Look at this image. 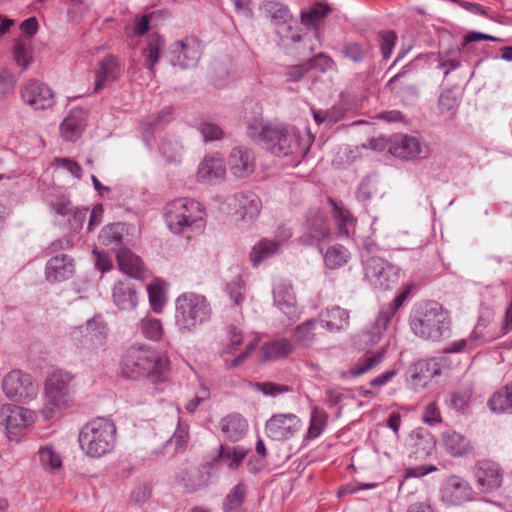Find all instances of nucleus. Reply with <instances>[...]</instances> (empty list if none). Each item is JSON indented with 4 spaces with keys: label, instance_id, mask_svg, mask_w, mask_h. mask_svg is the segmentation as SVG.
<instances>
[{
    "label": "nucleus",
    "instance_id": "nucleus-1",
    "mask_svg": "<svg viewBox=\"0 0 512 512\" xmlns=\"http://www.w3.org/2000/svg\"><path fill=\"white\" fill-rule=\"evenodd\" d=\"M168 360L146 345L130 346L122 358V372L127 378L146 377L153 384L163 383Z\"/></svg>",
    "mask_w": 512,
    "mask_h": 512
},
{
    "label": "nucleus",
    "instance_id": "nucleus-2",
    "mask_svg": "<svg viewBox=\"0 0 512 512\" xmlns=\"http://www.w3.org/2000/svg\"><path fill=\"white\" fill-rule=\"evenodd\" d=\"M448 312L435 301H424L413 306L409 325L412 332L424 340L439 341L450 330Z\"/></svg>",
    "mask_w": 512,
    "mask_h": 512
},
{
    "label": "nucleus",
    "instance_id": "nucleus-3",
    "mask_svg": "<svg viewBox=\"0 0 512 512\" xmlns=\"http://www.w3.org/2000/svg\"><path fill=\"white\" fill-rule=\"evenodd\" d=\"M164 220L174 234L198 233L206 225V211L200 202L191 198H176L164 207Z\"/></svg>",
    "mask_w": 512,
    "mask_h": 512
},
{
    "label": "nucleus",
    "instance_id": "nucleus-4",
    "mask_svg": "<svg viewBox=\"0 0 512 512\" xmlns=\"http://www.w3.org/2000/svg\"><path fill=\"white\" fill-rule=\"evenodd\" d=\"M117 428L115 423L104 417H97L82 426L78 434L81 451L89 458L98 459L114 451Z\"/></svg>",
    "mask_w": 512,
    "mask_h": 512
},
{
    "label": "nucleus",
    "instance_id": "nucleus-5",
    "mask_svg": "<svg viewBox=\"0 0 512 512\" xmlns=\"http://www.w3.org/2000/svg\"><path fill=\"white\" fill-rule=\"evenodd\" d=\"M212 317V307L207 298L195 292H184L175 299V326L182 334L196 332Z\"/></svg>",
    "mask_w": 512,
    "mask_h": 512
},
{
    "label": "nucleus",
    "instance_id": "nucleus-6",
    "mask_svg": "<svg viewBox=\"0 0 512 512\" xmlns=\"http://www.w3.org/2000/svg\"><path fill=\"white\" fill-rule=\"evenodd\" d=\"M74 377L64 370L53 371L45 381L46 403L43 414L50 419L57 410L65 409L73 402Z\"/></svg>",
    "mask_w": 512,
    "mask_h": 512
},
{
    "label": "nucleus",
    "instance_id": "nucleus-7",
    "mask_svg": "<svg viewBox=\"0 0 512 512\" xmlns=\"http://www.w3.org/2000/svg\"><path fill=\"white\" fill-rule=\"evenodd\" d=\"M453 366L454 363L448 355L420 359L406 370V381L415 390L424 389L434 377L440 376L443 372L452 369Z\"/></svg>",
    "mask_w": 512,
    "mask_h": 512
},
{
    "label": "nucleus",
    "instance_id": "nucleus-8",
    "mask_svg": "<svg viewBox=\"0 0 512 512\" xmlns=\"http://www.w3.org/2000/svg\"><path fill=\"white\" fill-rule=\"evenodd\" d=\"M364 279L375 289H391L399 280V268L379 256H366L362 259Z\"/></svg>",
    "mask_w": 512,
    "mask_h": 512
},
{
    "label": "nucleus",
    "instance_id": "nucleus-9",
    "mask_svg": "<svg viewBox=\"0 0 512 512\" xmlns=\"http://www.w3.org/2000/svg\"><path fill=\"white\" fill-rule=\"evenodd\" d=\"M2 390L14 402L29 403L38 395V385L29 373L14 369L4 376Z\"/></svg>",
    "mask_w": 512,
    "mask_h": 512
},
{
    "label": "nucleus",
    "instance_id": "nucleus-10",
    "mask_svg": "<svg viewBox=\"0 0 512 512\" xmlns=\"http://www.w3.org/2000/svg\"><path fill=\"white\" fill-rule=\"evenodd\" d=\"M330 236L328 218L319 211H309L303 224V233L299 236L298 242L302 245L313 246L318 245L321 241L329 240Z\"/></svg>",
    "mask_w": 512,
    "mask_h": 512
},
{
    "label": "nucleus",
    "instance_id": "nucleus-11",
    "mask_svg": "<svg viewBox=\"0 0 512 512\" xmlns=\"http://www.w3.org/2000/svg\"><path fill=\"white\" fill-rule=\"evenodd\" d=\"M169 58L173 66L194 68L201 58L200 43L193 37L175 41L170 45Z\"/></svg>",
    "mask_w": 512,
    "mask_h": 512
},
{
    "label": "nucleus",
    "instance_id": "nucleus-12",
    "mask_svg": "<svg viewBox=\"0 0 512 512\" xmlns=\"http://www.w3.org/2000/svg\"><path fill=\"white\" fill-rule=\"evenodd\" d=\"M20 97L34 110H45L55 103L52 89L47 84L35 79L28 80L21 86Z\"/></svg>",
    "mask_w": 512,
    "mask_h": 512
},
{
    "label": "nucleus",
    "instance_id": "nucleus-13",
    "mask_svg": "<svg viewBox=\"0 0 512 512\" xmlns=\"http://www.w3.org/2000/svg\"><path fill=\"white\" fill-rule=\"evenodd\" d=\"M300 418L293 413L275 414L265 424L266 435L275 441L293 438L301 429Z\"/></svg>",
    "mask_w": 512,
    "mask_h": 512
},
{
    "label": "nucleus",
    "instance_id": "nucleus-14",
    "mask_svg": "<svg viewBox=\"0 0 512 512\" xmlns=\"http://www.w3.org/2000/svg\"><path fill=\"white\" fill-rule=\"evenodd\" d=\"M72 337L86 348L102 346L107 338L105 323L101 317H93L85 326L76 328L72 332Z\"/></svg>",
    "mask_w": 512,
    "mask_h": 512
},
{
    "label": "nucleus",
    "instance_id": "nucleus-15",
    "mask_svg": "<svg viewBox=\"0 0 512 512\" xmlns=\"http://www.w3.org/2000/svg\"><path fill=\"white\" fill-rule=\"evenodd\" d=\"M35 419L34 411L15 404H4L0 409V422L6 427L9 434L16 429L29 426L34 423Z\"/></svg>",
    "mask_w": 512,
    "mask_h": 512
},
{
    "label": "nucleus",
    "instance_id": "nucleus-16",
    "mask_svg": "<svg viewBox=\"0 0 512 512\" xmlns=\"http://www.w3.org/2000/svg\"><path fill=\"white\" fill-rule=\"evenodd\" d=\"M75 261L67 254L60 253L48 259L45 266V279L50 284L60 283L73 277Z\"/></svg>",
    "mask_w": 512,
    "mask_h": 512
},
{
    "label": "nucleus",
    "instance_id": "nucleus-17",
    "mask_svg": "<svg viewBox=\"0 0 512 512\" xmlns=\"http://www.w3.org/2000/svg\"><path fill=\"white\" fill-rule=\"evenodd\" d=\"M473 498L474 492L466 480L456 475H452L446 480L442 490V500L447 505H462Z\"/></svg>",
    "mask_w": 512,
    "mask_h": 512
},
{
    "label": "nucleus",
    "instance_id": "nucleus-18",
    "mask_svg": "<svg viewBox=\"0 0 512 512\" xmlns=\"http://www.w3.org/2000/svg\"><path fill=\"white\" fill-rule=\"evenodd\" d=\"M228 164L234 176H248L253 173L255 168L254 153L248 148L235 147L230 152Z\"/></svg>",
    "mask_w": 512,
    "mask_h": 512
},
{
    "label": "nucleus",
    "instance_id": "nucleus-19",
    "mask_svg": "<svg viewBox=\"0 0 512 512\" xmlns=\"http://www.w3.org/2000/svg\"><path fill=\"white\" fill-rule=\"evenodd\" d=\"M409 446L416 458L424 459L435 450L436 440L429 430L419 427L410 433Z\"/></svg>",
    "mask_w": 512,
    "mask_h": 512
},
{
    "label": "nucleus",
    "instance_id": "nucleus-20",
    "mask_svg": "<svg viewBox=\"0 0 512 512\" xmlns=\"http://www.w3.org/2000/svg\"><path fill=\"white\" fill-rule=\"evenodd\" d=\"M349 319V312L337 305L326 308L317 318L321 327L329 332L345 329L349 325Z\"/></svg>",
    "mask_w": 512,
    "mask_h": 512
},
{
    "label": "nucleus",
    "instance_id": "nucleus-21",
    "mask_svg": "<svg viewBox=\"0 0 512 512\" xmlns=\"http://www.w3.org/2000/svg\"><path fill=\"white\" fill-rule=\"evenodd\" d=\"M226 173L224 160L219 155L206 156L200 163L197 171L198 179L204 182L217 183Z\"/></svg>",
    "mask_w": 512,
    "mask_h": 512
},
{
    "label": "nucleus",
    "instance_id": "nucleus-22",
    "mask_svg": "<svg viewBox=\"0 0 512 512\" xmlns=\"http://www.w3.org/2000/svg\"><path fill=\"white\" fill-rule=\"evenodd\" d=\"M121 74V67L116 57L106 56L100 63L96 72V83L94 92H99L108 84L116 81Z\"/></svg>",
    "mask_w": 512,
    "mask_h": 512
},
{
    "label": "nucleus",
    "instance_id": "nucleus-23",
    "mask_svg": "<svg viewBox=\"0 0 512 512\" xmlns=\"http://www.w3.org/2000/svg\"><path fill=\"white\" fill-rule=\"evenodd\" d=\"M328 202L332 205V215L337 225L338 234L340 237L349 238L356 226V218L351 212L341 203L333 198H329Z\"/></svg>",
    "mask_w": 512,
    "mask_h": 512
},
{
    "label": "nucleus",
    "instance_id": "nucleus-24",
    "mask_svg": "<svg viewBox=\"0 0 512 512\" xmlns=\"http://www.w3.org/2000/svg\"><path fill=\"white\" fill-rule=\"evenodd\" d=\"M323 330L317 318L309 319L294 329L293 338L299 344L310 347L324 335Z\"/></svg>",
    "mask_w": 512,
    "mask_h": 512
},
{
    "label": "nucleus",
    "instance_id": "nucleus-25",
    "mask_svg": "<svg viewBox=\"0 0 512 512\" xmlns=\"http://www.w3.org/2000/svg\"><path fill=\"white\" fill-rule=\"evenodd\" d=\"M220 429L224 436L233 442L241 440L248 430L247 420L238 413H231L220 421Z\"/></svg>",
    "mask_w": 512,
    "mask_h": 512
},
{
    "label": "nucleus",
    "instance_id": "nucleus-26",
    "mask_svg": "<svg viewBox=\"0 0 512 512\" xmlns=\"http://www.w3.org/2000/svg\"><path fill=\"white\" fill-rule=\"evenodd\" d=\"M305 149L300 147V133L294 127H288L281 137L280 142L272 144V154L276 156H288L292 154H303Z\"/></svg>",
    "mask_w": 512,
    "mask_h": 512
},
{
    "label": "nucleus",
    "instance_id": "nucleus-27",
    "mask_svg": "<svg viewBox=\"0 0 512 512\" xmlns=\"http://www.w3.org/2000/svg\"><path fill=\"white\" fill-rule=\"evenodd\" d=\"M389 152L397 158L409 160L420 154L421 146L415 137L402 135L394 139L390 145Z\"/></svg>",
    "mask_w": 512,
    "mask_h": 512
},
{
    "label": "nucleus",
    "instance_id": "nucleus-28",
    "mask_svg": "<svg viewBox=\"0 0 512 512\" xmlns=\"http://www.w3.org/2000/svg\"><path fill=\"white\" fill-rule=\"evenodd\" d=\"M274 304L288 317L295 314V296L293 287L288 282H281L273 289Z\"/></svg>",
    "mask_w": 512,
    "mask_h": 512
},
{
    "label": "nucleus",
    "instance_id": "nucleus-29",
    "mask_svg": "<svg viewBox=\"0 0 512 512\" xmlns=\"http://www.w3.org/2000/svg\"><path fill=\"white\" fill-rule=\"evenodd\" d=\"M113 300L121 310H131L137 304L136 290L129 280L118 281L113 288Z\"/></svg>",
    "mask_w": 512,
    "mask_h": 512
},
{
    "label": "nucleus",
    "instance_id": "nucleus-30",
    "mask_svg": "<svg viewBox=\"0 0 512 512\" xmlns=\"http://www.w3.org/2000/svg\"><path fill=\"white\" fill-rule=\"evenodd\" d=\"M118 266L125 274L138 278L143 271V263L139 256L128 248H119L116 252Z\"/></svg>",
    "mask_w": 512,
    "mask_h": 512
},
{
    "label": "nucleus",
    "instance_id": "nucleus-31",
    "mask_svg": "<svg viewBox=\"0 0 512 512\" xmlns=\"http://www.w3.org/2000/svg\"><path fill=\"white\" fill-rule=\"evenodd\" d=\"M261 11L264 17L271 20L276 26L288 24L293 18L286 4L273 0L265 1L261 6Z\"/></svg>",
    "mask_w": 512,
    "mask_h": 512
},
{
    "label": "nucleus",
    "instance_id": "nucleus-32",
    "mask_svg": "<svg viewBox=\"0 0 512 512\" xmlns=\"http://www.w3.org/2000/svg\"><path fill=\"white\" fill-rule=\"evenodd\" d=\"M502 469L493 461H482V494L493 492L501 487Z\"/></svg>",
    "mask_w": 512,
    "mask_h": 512
},
{
    "label": "nucleus",
    "instance_id": "nucleus-33",
    "mask_svg": "<svg viewBox=\"0 0 512 512\" xmlns=\"http://www.w3.org/2000/svg\"><path fill=\"white\" fill-rule=\"evenodd\" d=\"M164 45L163 37L157 33H152L147 38L146 46L142 50V56L145 59V66L151 73H154V67L160 60Z\"/></svg>",
    "mask_w": 512,
    "mask_h": 512
},
{
    "label": "nucleus",
    "instance_id": "nucleus-34",
    "mask_svg": "<svg viewBox=\"0 0 512 512\" xmlns=\"http://www.w3.org/2000/svg\"><path fill=\"white\" fill-rule=\"evenodd\" d=\"M235 201L238 203L239 209L237 213L240 214L243 220L255 219L261 208V201L254 193H240L235 195Z\"/></svg>",
    "mask_w": 512,
    "mask_h": 512
},
{
    "label": "nucleus",
    "instance_id": "nucleus-35",
    "mask_svg": "<svg viewBox=\"0 0 512 512\" xmlns=\"http://www.w3.org/2000/svg\"><path fill=\"white\" fill-rule=\"evenodd\" d=\"M384 358V354L377 352L371 354H365L362 356L347 372L342 374L343 378H356L361 376L375 367H377Z\"/></svg>",
    "mask_w": 512,
    "mask_h": 512
},
{
    "label": "nucleus",
    "instance_id": "nucleus-36",
    "mask_svg": "<svg viewBox=\"0 0 512 512\" xmlns=\"http://www.w3.org/2000/svg\"><path fill=\"white\" fill-rule=\"evenodd\" d=\"M443 443L446 451L455 457L467 454L471 450L470 441L456 431H448L443 434Z\"/></svg>",
    "mask_w": 512,
    "mask_h": 512
},
{
    "label": "nucleus",
    "instance_id": "nucleus-37",
    "mask_svg": "<svg viewBox=\"0 0 512 512\" xmlns=\"http://www.w3.org/2000/svg\"><path fill=\"white\" fill-rule=\"evenodd\" d=\"M280 250L279 243L272 239L263 238L259 240L250 252V261L257 267L264 260L272 257Z\"/></svg>",
    "mask_w": 512,
    "mask_h": 512
},
{
    "label": "nucleus",
    "instance_id": "nucleus-38",
    "mask_svg": "<svg viewBox=\"0 0 512 512\" xmlns=\"http://www.w3.org/2000/svg\"><path fill=\"white\" fill-rule=\"evenodd\" d=\"M488 405L493 412L512 413V381L494 392Z\"/></svg>",
    "mask_w": 512,
    "mask_h": 512
},
{
    "label": "nucleus",
    "instance_id": "nucleus-39",
    "mask_svg": "<svg viewBox=\"0 0 512 512\" xmlns=\"http://www.w3.org/2000/svg\"><path fill=\"white\" fill-rule=\"evenodd\" d=\"M246 497L247 485L244 482H239L223 499V512H241V508L246 500Z\"/></svg>",
    "mask_w": 512,
    "mask_h": 512
},
{
    "label": "nucleus",
    "instance_id": "nucleus-40",
    "mask_svg": "<svg viewBox=\"0 0 512 512\" xmlns=\"http://www.w3.org/2000/svg\"><path fill=\"white\" fill-rule=\"evenodd\" d=\"M248 450L242 446L221 445L218 458L229 469H237L247 455Z\"/></svg>",
    "mask_w": 512,
    "mask_h": 512
},
{
    "label": "nucleus",
    "instance_id": "nucleus-41",
    "mask_svg": "<svg viewBox=\"0 0 512 512\" xmlns=\"http://www.w3.org/2000/svg\"><path fill=\"white\" fill-rule=\"evenodd\" d=\"M293 350V345L286 338H279L266 342L262 346L263 360H276L284 358Z\"/></svg>",
    "mask_w": 512,
    "mask_h": 512
},
{
    "label": "nucleus",
    "instance_id": "nucleus-42",
    "mask_svg": "<svg viewBox=\"0 0 512 512\" xmlns=\"http://www.w3.org/2000/svg\"><path fill=\"white\" fill-rule=\"evenodd\" d=\"M325 267L335 270L344 266L350 259L349 250L343 245L336 244L327 248L323 253Z\"/></svg>",
    "mask_w": 512,
    "mask_h": 512
},
{
    "label": "nucleus",
    "instance_id": "nucleus-43",
    "mask_svg": "<svg viewBox=\"0 0 512 512\" xmlns=\"http://www.w3.org/2000/svg\"><path fill=\"white\" fill-rule=\"evenodd\" d=\"M173 119V110L171 107H164L157 114L149 117L142 124L144 136L152 135L154 132L162 129Z\"/></svg>",
    "mask_w": 512,
    "mask_h": 512
},
{
    "label": "nucleus",
    "instance_id": "nucleus-44",
    "mask_svg": "<svg viewBox=\"0 0 512 512\" xmlns=\"http://www.w3.org/2000/svg\"><path fill=\"white\" fill-rule=\"evenodd\" d=\"M123 238V226L119 223H114L105 226L100 234L99 241L102 245L110 247L113 250L121 248Z\"/></svg>",
    "mask_w": 512,
    "mask_h": 512
},
{
    "label": "nucleus",
    "instance_id": "nucleus-45",
    "mask_svg": "<svg viewBox=\"0 0 512 512\" xmlns=\"http://www.w3.org/2000/svg\"><path fill=\"white\" fill-rule=\"evenodd\" d=\"M328 421V414L325 410L314 407L311 411L309 427L305 439L314 440L325 430Z\"/></svg>",
    "mask_w": 512,
    "mask_h": 512
},
{
    "label": "nucleus",
    "instance_id": "nucleus-46",
    "mask_svg": "<svg viewBox=\"0 0 512 512\" xmlns=\"http://www.w3.org/2000/svg\"><path fill=\"white\" fill-rule=\"evenodd\" d=\"M458 106L459 100L453 91L445 90L440 94L438 99V110L439 114L445 120H452L454 118Z\"/></svg>",
    "mask_w": 512,
    "mask_h": 512
},
{
    "label": "nucleus",
    "instance_id": "nucleus-47",
    "mask_svg": "<svg viewBox=\"0 0 512 512\" xmlns=\"http://www.w3.org/2000/svg\"><path fill=\"white\" fill-rule=\"evenodd\" d=\"M138 330L145 338L152 341H159L164 334L162 322L151 316H146L140 320Z\"/></svg>",
    "mask_w": 512,
    "mask_h": 512
},
{
    "label": "nucleus",
    "instance_id": "nucleus-48",
    "mask_svg": "<svg viewBox=\"0 0 512 512\" xmlns=\"http://www.w3.org/2000/svg\"><path fill=\"white\" fill-rule=\"evenodd\" d=\"M38 458L44 470L55 472L62 466V459L52 446H44L38 450Z\"/></svg>",
    "mask_w": 512,
    "mask_h": 512
},
{
    "label": "nucleus",
    "instance_id": "nucleus-49",
    "mask_svg": "<svg viewBox=\"0 0 512 512\" xmlns=\"http://www.w3.org/2000/svg\"><path fill=\"white\" fill-rule=\"evenodd\" d=\"M369 53V47L367 44L349 41L343 44L341 48V54L344 58H347L355 63H361L367 57Z\"/></svg>",
    "mask_w": 512,
    "mask_h": 512
},
{
    "label": "nucleus",
    "instance_id": "nucleus-50",
    "mask_svg": "<svg viewBox=\"0 0 512 512\" xmlns=\"http://www.w3.org/2000/svg\"><path fill=\"white\" fill-rule=\"evenodd\" d=\"M330 8L324 4H316L307 11H302L301 22L306 26L315 27L329 14Z\"/></svg>",
    "mask_w": 512,
    "mask_h": 512
},
{
    "label": "nucleus",
    "instance_id": "nucleus-51",
    "mask_svg": "<svg viewBox=\"0 0 512 512\" xmlns=\"http://www.w3.org/2000/svg\"><path fill=\"white\" fill-rule=\"evenodd\" d=\"M288 126L268 124V127L262 131V144L272 153V144L280 142Z\"/></svg>",
    "mask_w": 512,
    "mask_h": 512
},
{
    "label": "nucleus",
    "instance_id": "nucleus-52",
    "mask_svg": "<svg viewBox=\"0 0 512 512\" xmlns=\"http://www.w3.org/2000/svg\"><path fill=\"white\" fill-rule=\"evenodd\" d=\"M160 153L167 162H176L182 151V146L176 140L163 139L159 146Z\"/></svg>",
    "mask_w": 512,
    "mask_h": 512
},
{
    "label": "nucleus",
    "instance_id": "nucleus-53",
    "mask_svg": "<svg viewBox=\"0 0 512 512\" xmlns=\"http://www.w3.org/2000/svg\"><path fill=\"white\" fill-rule=\"evenodd\" d=\"M188 430V425L179 420L175 432L169 439V443L175 446V452L183 451L186 449L189 441Z\"/></svg>",
    "mask_w": 512,
    "mask_h": 512
},
{
    "label": "nucleus",
    "instance_id": "nucleus-54",
    "mask_svg": "<svg viewBox=\"0 0 512 512\" xmlns=\"http://www.w3.org/2000/svg\"><path fill=\"white\" fill-rule=\"evenodd\" d=\"M154 14L155 12L143 15H136L133 19L131 32H128V28H126L127 35L140 37L146 34L150 29V22Z\"/></svg>",
    "mask_w": 512,
    "mask_h": 512
},
{
    "label": "nucleus",
    "instance_id": "nucleus-55",
    "mask_svg": "<svg viewBox=\"0 0 512 512\" xmlns=\"http://www.w3.org/2000/svg\"><path fill=\"white\" fill-rule=\"evenodd\" d=\"M394 317L395 314L392 312V308L382 305L375 319L372 333L379 338L382 332L387 329L389 323Z\"/></svg>",
    "mask_w": 512,
    "mask_h": 512
},
{
    "label": "nucleus",
    "instance_id": "nucleus-56",
    "mask_svg": "<svg viewBox=\"0 0 512 512\" xmlns=\"http://www.w3.org/2000/svg\"><path fill=\"white\" fill-rule=\"evenodd\" d=\"M147 291L151 309L156 313H161L166 304L163 289L158 285H149Z\"/></svg>",
    "mask_w": 512,
    "mask_h": 512
},
{
    "label": "nucleus",
    "instance_id": "nucleus-57",
    "mask_svg": "<svg viewBox=\"0 0 512 512\" xmlns=\"http://www.w3.org/2000/svg\"><path fill=\"white\" fill-rule=\"evenodd\" d=\"M472 392L469 388L455 391L451 394L449 404L458 412H464L468 407Z\"/></svg>",
    "mask_w": 512,
    "mask_h": 512
},
{
    "label": "nucleus",
    "instance_id": "nucleus-58",
    "mask_svg": "<svg viewBox=\"0 0 512 512\" xmlns=\"http://www.w3.org/2000/svg\"><path fill=\"white\" fill-rule=\"evenodd\" d=\"M307 64L310 71L316 69L322 73L333 69L335 66L334 60L323 52L312 57L309 61H307Z\"/></svg>",
    "mask_w": 512,
    "mask_h": 512
},
{
    "label": "nucleus",
    "instance_id": "nucleus-59",
    "mask_svg": "<svg viewBox=\"0 0 512 512\" xmlns=\"http://www.w3.org/2000/svg\"><path fill=\"white\" fill-rule=\"evenodd\" d=\"M379 39H380V48L381 53L384 60L389 59L391 56V53L394 49L397 35L394 31L388 30V31H381L379 33Z\"/></svg>",
    "mask_w": 512,
    "mask_h": 512
},
{
    "label": "nucleus",
    "instance_id": "nucleus-60",
    "mask_svg": "<svg viewBox=\"0 0 512 512\" xmlns=\"http://www.w3.org/2000/svg\"><path fill=\"white\" fill-rule=\"evenodd\" d=\"M187 474L189 476V483L185 486L188 492H194L207 486L208 476L200 469L193 468Z\"/></svg>",
    "mask_w": 512,
    "mask_h": 512
},
{
    "label": "nucleus",
    "instance_id": "nucleus-61",
    "mask_svg": "<svg viewBox=\"0 0 512 512\" xmlns=\"http://www.w3.org/2000/svg\"><path fill=\"white\" fill-rule=\"evenodd\" d=\"M31 59L30 49L25 43L17 41L14 45V60L16 63L23 69H26L30 64Z\"/></svg>",
    "mask_w": 512,
    "mask_h": 512
},
{
    "label": "nucleus",
    "instance_id": "nucleus-62",
    "mask_svg": "<svg viewBox=\"0 0 512 512\" xmlns=\"http://www.w3.org/2000/svg\"><path fill=\"white\" fill-rule=\"evenodd\" d=\"M80 125L76 119L67 117L60 125V132L62 137L67 141L74 140L79 132Z\"/></svg>",
    "mask_w": 512,
    "mask_h": 512
},
{
    "label": "nucleus",
    "instance_id": "nucleus-63",
    "mask_svg": "<svg viewBox=\"0 0 512 512\" xmlns=\"http://www.w3.org/2000/svg\"><path fill=\"white\" fill-rule=\"evenodd\" d=\"M199 131L205 141L220 140L224 135L223 130L212 122H203L199 127Z\"/></svg>",
    "mask_w": 512,
    "mask_h": 512
},
{
    "label": "nucleus",
    "instance_id": "nucleus-64",
    "mask_svg": "<svg viewBox=\"0 0 512 512\" xmlns=\"http://www.w3.org/2000/svg\"><path fill=\"white\" fill-rule=\"evenodd\" d=\"M307 62L287 67L284 72L288 82H299L309 72Z\"/></svg>",
    "mask_w": 512,
    "mask_h": 512
}]
</instances>
